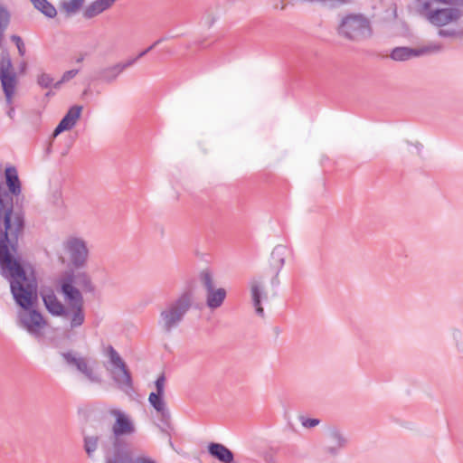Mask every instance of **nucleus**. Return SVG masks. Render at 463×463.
I'll use <instances>...</instances> for the list:
<instances>
[{
  "label": "nucleus",
  "mask_w": 463,
  "mask_h": 463,
  "mask_svg": "<svg viewBox=\"0 0 463 463\" xmlns=\"http://www.w3.org/2000/svg\"><path fill=\"white\" fill-rule=\"evenodd\" d=\"M25 226L24 211L14 205L13 198L5 188L0 185V274L12 283L16 298H26L18 292L24 291L30 296L34 288L32 278L25 279L24 270L18 252V241Z\"/></svg>",
  "instance_id": "1"
},
{
  "label": "nucleus",
  "mask_w": 463,
  "mask_h": 463,
  "mask_svg": "<svg viewBox=\"0 0 463 463\" xmlns=\"http://www.w3.org/2000/svg\"><path fill=\"white\" fill-rule=\"evenodd\" d=\"M415 12L435 27L457 23L463 16V0H415Z\"/></svg>",
  "instance_id": "2"
},
{
  "label": "nucleus",
  "mask_w": 463,
  "mask_h": 463,
  "mask_svg": "<svg viewBox=\"0 0 463 463\" xmlns=\"http://www.w3.org/2000/svg\"><path fill=\"white\" fill-rule=\"evenodd\" d=\"M57 286L68 303L61 317L68 321L71 329L81 326L85 322L84 299L80 290L73 286V276L68 274L59 278Z\"/></svg>",
  "instance_id": "3"
},
{
  "label": "nucleus",
  "mask_w": 463,
  "mask_h": 463,
  "mask_svg": "<svg viewBox=\"0 0 463 463\" xmlns=\"http://www.w3.org/2000/svg\"><path fill=\"white\" fill-rule=\"evenodd\" d=\"M24 277L26 279L32 278L33 280L34 288L30 296L25 295L24 291H21L18 293L23 297L24 296L26 299L24 301L23 298H16L13 291L12 283H10L11 293L16 304L23 308L18 314L20 326L26 329L32 335L40 337L42 336V330L44 328L46 323L40 312L31 308L37 298V281L33 273L29 272L28 269L24 270Z\"/></svg>",
  "instance_id": "4"
},
{
  "label": "nucleus",
  "mask_w": 463,
  "mask_h": 463,
  "mask_svg": "<svg viewBox=\"0 0 463 463\" xmlns=\"http://www.w3.org/2000/svg\"><path fill=\"white\" fill-rule=\"evenodd\" d=\"M192 304L193 296L190 292H184L175 299L167 302L159 313L157 320L159 329L165 334L172 333L182 324Z\"/></svg>",
  "instance_id": "5"
},
{
  "label": "nucleus",
  "mask_w": 463,
  "mask_h": 463,
  "mask_svg": "<svg viewBox=\"0 0 463 463\" xmlns=\"http://www.w3.org/2000/svg\"><path fill=\"white\" fill-rule=\"evenodd\" d=\"M338 34L347 40L360 42L371 37V23L363 14H347L342 18L338 26Z\"/></svg>",
  "instance_id": "6"
},
{
  "label": "nucleus",
  "mask_w": 463,
  "mask_h": 463,
  "mask_svg": "<svg viewBox=\"0 0 463 463\" xmlns=\"http://www.w3.org/2000/svg\"><path fill=\"white\" fill-rule=\"evenodd\" d=\"M109 414L115 418V422L111 427L114 449L113 458H118L121 450H131L120 438L133 435L136 432V427L130 416L120 410L112 409L109 411Z\"/></svg>",
  "instance_id": "7"
},
{
  "label": "nucleus",
  "mask_w": 463,
  "mask_h": 463,
  "mask_svg": "<svg viewBox=\"0 0 463 463\" xmlns=\"http://www.w3.org/2000/svg\"><path fill=\"white\" fill-rule=\"evenodd\" d=\"M108 356L109 367H107L110 376L118 388L129 392L133 390V381L131 373L119 354L113 346L108 347Z\"/></svg>",
  "instance_id": "8"
},
{
  "label": "nucleus",
  "mask_w": 463,
  "mask_h": 463,
  "mask_svg": "<svg viewBox=\"0 0 463 463\" xmlns=\"http://www.w3.org/2000/svg\"><path fill=\"white\" fill-rule=\"evenodd\" d=\"M199 281L204 290L206 307L211 310L221 307L227 297L226 289L223 288H216L213 276L207 269L200 272Z\"/></svg>",
  "instance_id": "9"
},
{
  "label": "nucleus",
  "mask_w": 463,
  "mask_h": 463,
  "mask_svg": "<svg viewBox=\"0 0 463 463\" xmlns=\"http://www.w3.org/2000/svg\"><path fill=\"white\" fill-rule=\"evenodd\" d=\"M62 248L74 268L81 269L86 266L90 250L84 239L77 236H69L62 242Z\"/></svg>",
  "instance_id": "10"
},
{
  "label": "nucleus",
  "mask_w": 463,
  "mask_h": 463,
  "mask_svg": "<svg viewBox=\"0 0 463 463\" xmlns=\"http://www.w3.org/2000/svg\"><path fill=\"white\" fill-rule=\"evenodd\" d=\"M349 443L345 432L339 427L328 426L324 432L323 451L330 457H336Z\"/></svg>",
  "instance_id": "11"
},
{
  "label": "nucleus",
  "mask_w": 463,
  "mask_h": 463,
  "mask_svg": "<svg viewBox=\"0 0 463 463\" xmlns=\"http://www.w3.org/2000/svg\"><path fill=\"white\" fill-rule=\"evenodd\" d=\"M61 355L68 366L75 368L90 382H99V378L93 373L92 368L89 366L88 360L85 357L78 355L73 351L62 352Z\"/></svg>",
  "instance_id": "12"
},
{
  "label": "nucleus",
  "mask_w": 463,
  "mask_h": 463,
  "mask_svg": "<svg viewBox=\"0 0 463 463\" xmlns=\"http://www.w3.org/2000/svg\"><path fill=\"white\" fill-rule=\"evenodd\" d=\"M250 289V298L255 312L260 317H264V309L261 307V298H267V294L264 291V283L262 279L253 278L249 282Z\"/></svg>",
  "instance_id": "13"
},
{
  "label": "nucleus",
  "mask_w": 463,
  "mask_h": 463,
  "mask_svg": "<svg viewBox=\"0 0 463 463\" xmlns=\"http://www.w3.org/2000/svg\"><path fill=\"white\" fill-rule=\"evenodd\" d=\"M82 106L74 105L67 111L53 131V137H57L63 131L72 129L77 124L82 112Z\"/></svg>",
  "instance_id": "14"
},
{
  "label": "nucleus",
  "mask_w": 463,
  "mask_h": 463,
  "mask_svg": "<svg viewBox=\"0 0 463 463\" xmlns=\"http://www.w3.org/2000/svg\"><path fill=\"white\" fill-rule=\"evenodd\" d=\"M164 396L165 395L151 392L148 396V402L156 411V417L159 418L163 425L168 427L171 420V414Z\"/></svg>",
  "instance_id": "15"
},
{
  "label": "nucleus",
  "mask_w": 463,
  "mask_h": 463,
  "mask_svg": "<svg viewBox=\"0 0 463 463\" xmlns=\"http://www.w3.org/2000/svg\"><path fill=\"white\" fill-rule=\"evenodd\" d=\"M208 453L221 463H239L234 460L232 451L221 443H210L208 445Z\"/></svg>",
  "instance_id": "16"
},
{
  "label": "nucleus",
  "mask_w": 463,
  "mask_h": 463,
  "mask_svg": "<svg viewBox=\"0 0 463 463\" xmlns=\"http://www.w3.org/2000/svg\"><path fill=\"white\" fill-rule=\"evenodd\" d=\"M107 463H156L145 455L134 456L132 450H121L118 458H109Z\"/></svg>",
  "instance_id": "17"
},
{
  "label": "nucleus",
  "mask_w": 463,
  "mask_h": 463,
  "mask_svg": "<svg viewBox=\"0 0 463 463\" xmlns=\"http://www.w3.org/2000/svg\"><path fill=\"white\" fill-rule=\"evenodd\" d=\"M116 1L117 0H95L85 8L83 16L87 19H91L109 9Z\"/></svg>",
  "instance_id": "18"
},
{
  "label": "nucleus",
  "mask_w": 463,
  "mask_h": 463,
  "mask_svg": "<svg viewBox=\"0 0 463 463\" xmlns=\"http://www.w3.org/2000/svg\"><path fill=\"white\" fill-rule=\"evenodd\" d=\"M5 174L6 185L8 187V191H6V192L11 195L12 198H13V195L14 196L20 195L21 192H22V188H21V184H20L18 174H17L15 167H14V166L7 167L5 169Z\"/></svg>",
  "instance_id": "19"
},
{
  "label": "nucleus",
  "mask_w": 463,
  "mask_h": 463,
  "mask_svg": "<svg viewBox=\"0 0 463 463\" xmlns=\"http://www.w3.org/2000/svg\"><path fill=\"white\" fill-rule=\"evenodd\" d=\"M43 300L46 309L52 315L61 317L64 313L66 307L58 299L53 292L43 294Z\"/></svg>",
  "instance_id": "20"
},
{
  "label": "nucleus",
  "mask_w": 463,
  "mask_h": 463,
  "mask_svg": "<svg viewBox=\"0 0 463 463\" xmlns=\"http://www.w3.org/2000/svg\"><path fill=\"white\" fill-rule=\"evenodd\" d=\"M1 83L5 95L6 102L12 103L16 86V75L14 72L0 75Z\"/></svg>",
  "instance_id": "21"
},
{
  "label": "nucleus",
  "mask_w": 463,
  "mask_h": 463,
  "mask_svg": "<svg viewBox=\"0 0 463 463\" xmlns=\"http://www.w3.org/2000/svg\"><path fill=\"white\" fill-rule=\"evenodd\" d=\"M68 274H71L73 276V284L77 283L83 291L89 293L94 291V285L90 277L86 272H78L77 274H74L72 271H67L61 277L67 276Z\"/></svg>",
  "instance_id": "22"
},
{
  "label": "nucleus",
  "mask_w": 463,
  "mask_h": 463,
  "mask_svg": "<svg viewBox=\"0 0 463 463\" xmlns=\"http://www.w3.org/2000/svg\"><path fill=\"white\" fill-rule=\"evenodd\" d=\"M390 57L397 61H408L411 58L419 57L418 49L396 47L392 51Z\"/></svg>",
  "instance_id": "23"
},
{
  "label": "nucleus",
  "mask_w": 463,
  "mask_h": 463,
  "mask_svg": "<svg viewBox=\"0 0 463 463\" xmlns=\"http://www.w3.org/2000/svg\"><path fill=\"white\" fill-rule=\"evenodd\" d=\"M123 71L121 68L119 67L118 63H116L112 66H109L106 68L101 69L98 72V79L107 82L111 83L117 80L119 74H121Z\"/></svg>",
  "instance_id": "24"
},
{
  "label": "nucleus",
  "mask_w": 463,
  "mask_h": 463,
  "mask_svg": "<svg viewBox=\"0 0 463 463\" xmlns=\"http://www.w3.org/2000/svg\"><path fill=\"white\" fill-rule=\"evenodd\" d=\"M287 248L283 245L276 246L271 252L272 265L279 271L285 263Z\"/></svg>",
  "instance_id": "25"
},
{
  "label": "nucleus",
  "mask_w": 463,
  "mask_h": 463,
  "mask_svg": "<svg viewBox=\"0 0 463 463\" xmlns=\"http://www.w3.org/2000/svg\"><path fill=\"white\" fill-rule=\"evenodd\" d=\"M34 7L41 11L46 16L52 18L56 15L57 12L55 7L47 0H30Z\"/></svg>",
  "instance_id": "26"
},
{
  "label": "nucleus",
  "mask_w": 463,
  "mask_h": 463,
  "mask_svg": "<svg viewBox=\"0 0 463 463\" xmlns=\"http://www.w3.org/2000/svg\"><path fill=\"white\" fill-rule=\"evenodd\" d=\"M84 2L85 0H65L61 3V7L67 14H75L81 9Z\"/></svg>",
  "instance_id": "27"
},
{
  "label": "nucleus",
  "mask_w": 463,
  "mask_h": 463,
  "mask_svg": "<svg viewBox=\"0 0 463 463\" xmlns=\"http://www.w3.org/2000/svg\"><path fill=\"white\" fill-rule=\"evenodd\" d=\"M99 444L98 436L84 437V449L89 458H92Z\"/></svg>",
  "instance_id": "28"
},
{
  "label": "nucleus",
  "mask_w": 463,
  "mask_h": 463,
  "mask_svg": "<svg viewBox=\"0 0 463 463\" xmlns=\"http://www.w3.org/2000/svg\"><path fill=\"white\" fill-rule=\"evenodd\" d=\"M14 72L13 63L10 55L3 52L0 55V75Z\"/></svg>",
  "instance_id": "29"
},
{
  "label": "nucleus",
  "mask_w": 463,
  "mask_h": 463,
  "mask_svg": "<svg viewBox=\"0 0 463 463\" xmlns=\"http://www.w3.org/2000/svg\"><path fill=\"white\" fill-rule=\"evenodd\" d=\"M443 48L444 47L440 43H430L426 46L418 49L419 57L425 54L440 52Z\"/></svg>",
  "instance_id": "30"
},
{
  "label": "nucleus",
  "mask_w": 463,
  "mask_h": 463,
  "mask_svg": "<svg viewBox=\"0 0 463 463\" xmlns=\"http://www.w3.org/2000/svg\"><path fill=\"white\" fill-rule=\"evenodd\" d=\"M37 84L41 88L48 89L51 87L54 88L55 82H54L53 78L50 74L42 72L41 74H39L37 76Z\"/></svg>",
  "instance_id": "31"
},
{
  "label": "nucleus",
  "mask_w": 463,
  "mask_h": 463,
  "mask_svg": "<svg viewBox=\"0 0 463 463\" xmlns=\"http://www.w3.org/2000/svg\"><path fill=\"white\" fill-rule=\"evenodd\" d=\"M438 35L439 37H450V38H462L463 37V30H456V29H439L438 31Z\"/></svg>",
  "instance_id": "32"
},
{
  "label": "nucleus",
  "mask_w": 463,
  "mask_h": 463,
  "mask_svg": "<svg viewBox=\"0 0 463 463\" xmlns=\"http://www.w3.org/2000/svg\"><path fill=\"white\" fill-rule=\"evenodd\" d=\"M78 72H79L78 70H70V71H65L62 74L61 79L59 81L55 82L54 88L59 89L62 83L67 82L70 80L73 79L78 74Z\"/></svg>",
  "instance_id": "33"
},
{
  "label": "nucleus",
  "mask_w": 463,
  "mask_h": 463,
  "mask_svg": "<svg viewBox=\"0 0 463 463\" xmlns=\"http://www.w3.org/2000/svg\"><path fill=\"white\" fill-rule=\"evenodd\" d=\"M165 374H161L157 377L155 382L156 392H153L155 394L165 395Z\"/></svg>",
  "instance_id": "34"
},
{
  "label": "nucleus",
  "mask_w": 463,
  "mask_h": 463,
  "mask_svg": "<svg viewBox=\"0 0 463 463\" xmlns=\"http://www.w3.org/2000/svg\"><path fill=\"white\" fill-rule=\"evenodd\" d=\"M298 420H299L301 425L307 429L314 428V427L317 426L320 422V420L318 419H311V418H307L303 415L299 416Z\"/></svg>",
  "instance_id": "35"
},
{
  "label": "nucleus",
  "mask_w": 463,
  "mask_h": 463,
  "mask_svg": "<svg viewBox=\"0 0 463 463\" xmlns=\"http://www.w3.org/2000/svg\"><path fill=\"white\" fill-rule=\"evenodd\" d=\"M11 40L15 43V45L18 49L19 54L21 56H24L25 54V46H24V43L22 38L18 35H13L11 37Z\"/></svg>",
  "instance_id": "36"
},
{
  "label": "nucleus",
  "mask_w": 463,
  "mask_h": 463,
  "mask_svg": "<svg viewBox=\"0 0 463 463\" xmlns=\"http://www.w3.org/2000/svg\"><path fill=\"white\" fill-rule=\"evenodd\" d=\"M352 0H319V3L324 5H328L331 6L345 5L350 3Z\"/></svg>",
  "instance_id": "37"
},
{
  "label": "nucleus",
  "mask_w": 463,
  "mask_h": 463,
  "mask_svg": "<svg viewBox=\"0 0 463 463\" xmlns=\"http://www.w3.org/2000/svg\"><path fill=\"white\" fill-rule=\"evenodd\" d=\"M138 60H139V58L137 56H136L134 58H130V59L127 60L125 62H118V65H119V67L121 68V70L123 71L127 68L131 67L132 65H134Z\"/></svg>",
  "instance_id": "38"
},
{
  "label": "nucleus",
  "mask_w": 463,
  "mask_h": 463,
  "mask_svg": "<svg viewBox=\"0 0 463 463\" xmlns=\"http://www.w3.org/2000/svg\"><path fill=\"white\" fill-rule=\"evenodd\" d=\"M149 51L147 49H145L144 51L140 52L138 54H137V57L140 59L142 58L143 56H145L146 53H148Z\"/></svg>",
  "instance_id": "39"
},
{
  "label": "nucleus",
  "mask_w": 463,
  "mask_h": 463,
  "mask_svg": "<svg viewBox=\"0 0 463 463\" xmlns=\"http://www.w3.org/2000/svg\"><path fill=\"white\" fill-rule=\"evenodd\" d=\"M156 45H158V42H155L153 44H151L149 47H147L146 49L150 52L151 50H153Z\"/></svg>",
  "instance_id": "40"
},
{
  "label": "nucleus",
  "mask_w": 463,
  "mask_h": 463,
  "mask_svg": "<svg viewBox=\"0 0 463 463\" xmlns=\"http://www.w3.org/2000/svg\"><path fill=\"white\" fill-rule=\"evenodd\" d=\"M100 446L104 449V451H108L109 448L103 441L100 442Z\"/></svg>",
  "instance_id": "41"
},
{
  "label": "nucleus",
  "mask_w": 463,
  "mask_h": 463,
  "mask_svg": "<svg viewBox=\"0 0 463 463\" xmlns=\"http://www.w3.org/2000/svg\"><path fill=\"white\" fill-rule=\"evenodd\" d=\"M164 41V38L158 39L156 42H158V44L161 43Z\"/></svg>",
  "instance_id": "42"
},
{
  "label": "nucleus",
  "mask_w": 463,
  "mask_h": 463,
  "mask_svg": "<svg viewBox=\"0 0 463 463\" xmlns=\"http://www.w3.org/2000/svg\"><path fill=\"white\" fill-rule=\"evenodd\" d=\"M164 41V38L158 39L156 42H158V44L161 43Z\"/></svg>",
  "instance_id": "43"
}]
</instances>
